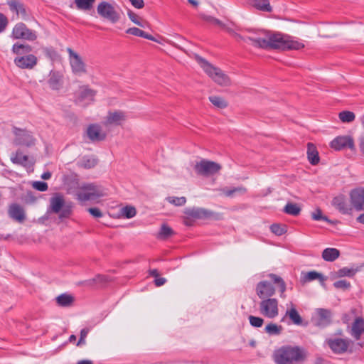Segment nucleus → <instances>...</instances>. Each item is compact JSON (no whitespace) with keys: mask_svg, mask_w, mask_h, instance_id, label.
<instances>
[{"mask_svg":"<svg viewBox=\"0 0 364 364\" xmlns=\"http://www.w3.org/2000/svg\"><path fill=\"white\" fill-rule=\"evenodd\" d=\"M127 15L129 18V19L135 24L140 27H144V24L139 20V17L136 14H135L134 11H132L130 9H128L127 11Z\"/></svg>","mask_w":364,"mask_h":364,"instance_id":"nucleus-52","label":"nucleus"},{"mask_svg":"<svg viewBox=\"0 0 364 364\" xmlns=\"http://www.w3.org/2000/svg\"><path fill=\"white\" fill-rule=\"evenodd\" d=\"M359 146L360 151L364 154V136L360 138Z\"/></svg>","mask_w":364,"mask_h":364,"instance_id":"nucleus-64","label":"nucleus"},{"mask_svg":"<svg viewBox=\"0 0 364 364\" xmlns=\"http://www.w3.org/2000/svg\"><path fill=\"white\" fill-rule=\"evenodd\" d=\"M364 333V318L363 317H356L352 323L350 334L355 339L359 340Z\"/></svg>","mask_w":364,"mask_h":364,"instance_id":"nucleus-20","label":"nucleus"},{"mask_svg":"<svg viewBox=\"0 0 364 364\" xmlns=\"http://www.w3.org/2000/svg\"><path fill=\"white\" fill-rule=\"evenodd\" d=\"M222 166L219 164L206 159H202L197 162L194 166V170L197 174L203 176L214 175L219 172Z\"/></svg>","mask_w":364,"mask_h":364,"instance_id":"nucleus-8","label":"nucleus"},{"mask_svg":"<svg viewBox=\"0 0 364 364\" xmlns=\"http://www.w3.org/2000/svg\"><path fill=\"white\" fill-rule=\"evenodd\" d=\"M33 188L38 191L44 192L46 191L48 188V183L44 181H34L32 184Z\"/></svg>","mask_w":364,"mask_h":364,"instance_id":"nucleus-53","label":"nucleus"},{"mask_svg":"<svg viewBox=\"0 0 364 364\" xmlns=\"http://www.w3.org/2000/svg\"><path fill=\"white\" fill-rule=\"evenodd\" d=\"M14 64L21 69H33L38 63V58L33 54L16 56L14 60Z\"/></svg>","mask_w":364,"mask_h":364,"instance_id":"nucleus-13","label":"nucleus"},{"mask_svg":"<svg viewBox=\"0 0 364 364\" xmlns=\"http://www.w3.org/2000/svg\"><path fill=\"white\" fill-rule=\"evenodd\" d=\"M209 100L215 107L219 109H224L228 105V102L224 98L219 96H210Z\"/></svg>","mask_w":364,"mask_h":364,"instance_id":"nucleus-40","label":"nucleus"},{"mask_svg":"<svg viewBox=\"0 0 364 364\" xmlns=\"http://www.w3.org/2000/svg\"><path fill=\"white\" fill-rule=\"evenodd\" d=\"M269 277L272 279V281L274 284H278L279 290L281 293L280 296L282 298H284L285 297L284 292L286 291V284H285V282L284 281V279L281 277H279L275 274H269Z\"/></svg>","mask_w":364,"mask_h":364,"instance_id":"nucleus-36","label":"nucleus"},{"mask_svg":"<svg viewBox=\"0 0 364 364\" xmlns=\"http://www.w3.org/2000/svg\"><path fill=\"white\" fill-rule=\"evenodd\" d=\"M316 279H318L321 284H324V282L327 279L322 274L316 271H311L306 274L302 273L301 281L303 283L309 282Z\"/></svg>","mask_w":364,"mask_h":364,"instance_id":"nucleus-26","label":"nucleus"},{"mask_svg":"<svg viewBox=\"0 0 364 364\" xmlns=\"http://www.w3.org/2000/svg\"><path fill=\"white\" fill-rule=\"evenodd\" d=\"M11 37L13 39H22L28 41H34L38 38L37 32L30 29L23 22L17 23L13 28Z\"/></svg>","mask_w":364,"mask_h":364,"instance_id":"nucleus-6","label":"nucleus"},{"mask_svg":"<svg viewBox=\"0 0 364 364\" xmlns=\"http://www.w3.org/2000/svg\"><path fill=\"white\" fill-rule=\"evenodd\" d=\"M350 283L345 279L336 281L333 283V287L338 289L347 290L350 287Z\"/></svg>","mask_w":364,"mask_h":364,"instance_id":"nucleus-50","label":"nucleus"},{"mask_svg":"<svg viewBox=\"0 0 364 364\" xmlns=\"http://www.w3.org/2000/svg\"><path fill=\"white\" fill-rule=\"evenodd\" d=\"M96 0H74L76 8L80 11H89L94 7Z\"/></svg>","mask_w":364,"mask_h":364,"instance_id":"nucleus-33","label":"nucleus"},{"mask_svg":"<svg viewBox=\"0 0 364 364\" xmlns=\"http://www.w3.org/2000/svg\"><path fill=\"white\" fill-rule=\"evenodd\" d=\"M121 213L124 218L130 219L136 215V210L134 207L127 205L122 208Z\"/></svg>","mask_w":364,"mask_h":364,"instance_id":"nucleus-47","label":"nucleus"},{"mask_svg":"<svg viewBox=\"0 0 364 364\" xmlns=\"http://www.w3.org/2000/svg\"><path fill=\"white\" fill-rule=\"evenodd\" d=\"M82 284L85 285V286H87V287H95L97 285V283L95 282V278H92V279H87V280H85L82 282Z\"/></svg>","mask_w":364,"mask_h":364,"instance_id":"nucleus-61","label":"nucleus"},{"mask_svg":"<svg viewBox=\"0 0 364 364\" xmlns=\"http://www.w3.org/2000/svg\"><path fill=\"white\" fill-rule=\"evenodd\" d=\"M331 323V312L325 309H317V318L316 325L321 328H324Z\"/></svg>","mask_w":364,"mask_h":364,"instance_id":"nucleus-19","label":"nucleus"},{"mask_svg":"<svg viewBox=\"0 0 364 364\" xmlns=\"http://www.w3.org/2000/svg\"><path fill=\"white\" fill-rule=\"evenodd\" d=\"M195 59L204 72L218 85L220 86H229L230 85V77L220 68L210 64L198 55H195Z\"/></svg>","mask_w":364,"mask_h":364,"instance_id":"nucleus-3","label":"nucleus"},{"mask_svg":"<svg viewBox=\"0 0 364 364\" xmlns=\"http://www.w3.org/2000/svg\"><path fill=\"white\" fill-rule=\"evenodd\" d=\"M87 211L92 215L94 218H101L102 216V213L98 208H90L87 209Z\"/></svg>","mask_w":364,"mask_h":364,"instance_id":"nucleus-56","label":"nucleus"},{"mask_svg":"<svg viewBox=\"0 0 364 364\" xmlns=\"http://www.w3.org/2000/svg\"><path fill=\"white\" fill-rule=\"evenodd\" d=\"M248 4L258 10L267 12L272 11V6L269 0H249Z\"/></svg>","mask_w":364,"mask_h":364,"instance_id":"nucleus-28","label":"nucleus"},{"mask_svg":"<svg viewBox=\"0 0 364 364\" xmlns=\"http://www.w3.org/2000/svg\"><path fill=\"white\" fill-rule=\"evenodd\" d=\"M352 341L348 338H330L326 340V343L333 353L341 355L348 351Z\"/></svg>","mask_w":364,"mask_h":364,"instance_id":"nucleus-10","label":"nucleus"},{"mask_svg":"<svg viewBox=\"0 0 364 364\" xmlns=\"http://www.w3.org/2000/svg\"><path fill=\"white\" fill-rule=\"evenodd\" d=\"M277 364H297L304 362L308 356L307 351L297 346H283L274 352Z\"/></svg>","mask_w":364,"mask_h":364,"instance_id":"nucleus-2","label":"nucleus"},{"mask_svg":"<svg viewBox=\"0 0 364 364\" xmlns=\"http://www.w3.org/2000/svg\"><path fill=\"white\" fill-rule=\"evenodd\" d=\"M259 311L267 318H275L279 314L277 299L274 298L262 299L259 303Z\"/></svg>","mask_w":364,"mask_h":364,"instance_id":"nucleus-9","label":"nucleus"},{"mask_svg":"<svg viewBox=\"0 0 364 364\" xmlns=\"http://www.w3.org/2000/svg\"><path fill=\"white\" fill-rule=\"evenodd\" d=\"M7 4L11 11L15 12L18 16L21 15L23 20L28 18L25 5L18 0H7Z\"/></svg>","mask_w":364,"mask_h":364,"instance_id":"nucleus-18","label":"nucleus"},{"mask_svg":"<svg viewBox=\"0 0 364 364\" xmlns=\"http://www.w3.org/2000/svg\"><path fill=\"white\" fill-rule=\"evenodd\" d=\"M173 234V230L167 225L163 224L161 227L159 237L161 239H167Z\"/></svg>","mask_w":364,"mask_h":364,"instance_id":"nucleus-45","label":"nucleus"},{"mask_svg":"<svg viewBox=\"0 0 364 364\" xmlns=\"http://www.w3.org/2000/svg\"><path fill=\"white\" fill-rule=\"evenodd\" d=\"M250 33H255L257 36L248 37L254 47L264 50H299L304 48V44L295 40L294 37L279 32L261 31L258 33L247 29Z\"/></svg>","mask_w":364,"mask_h":364,"instance_id":"nucleus-1","label":"nucleus"},{"mask_svg":"<svg viewBox=\"0 0 364 364\" xmlns=\"http://www.w3.org/2000/svg\"><path fill=\"white\" fill-rule=\"evenodd\" d=\"M340 256V251L336 248H326L322 252V258L327 262H333Z\"/></svg>","mask_w":364,"mask_h":364,"instance_id":"nucleus-29","label":"nucleus"},{"mask_svg":"<svg viewBox=\"0 0 364 364\" xmlns=\"http://www.w3.org/2000/svg\"><path fill=\"white\" fill-rule=\"evenodd\" d=\"M246 188H244V187H236V188H223L221 189V191L223 192V193L227 196V197H232L233 196V195L236 193H245L246 192Z\"/></svg>","mask_w":364,"mask_h":364,"instance_id":"nucleus-43","label":"nucleus"},{"mask_svg":"<svg viewBox=\"0 0 364 364\" xmlns=\"http://www.w3.org/2000/svg\"><path fill=\"white\" fill-rule=\"evenodd\" d=\"M255 291L257 295L261 299H270L275 294L274 287L267 280L258 282Z\"/></svg>","mask_w":364,"mask_h":364,"instance_id":"nucleus-12","label":"nucleus"},{"mask_svg":"<svg viewBox=\"0 0 364 364\" xmlns=\"http://www.w3.org/2000/svg\"><path fill=\"white\" fill-rule=\"evenodd\" d=\"M97 164V159L93 156H83L78 162V166L89 169L95 167Z\"/></svg>","mask_w":364,"mask_h":364,"instance_id":"nucleus-32","label":"nucleus"},{"mask_svg":"<svg viewBox=\"0 0 364 364\" xmlns=\"http://www.w3.org/2000/svg\"><path fill=\"white\" fill-rule=\"evenodd\" d=\"M126 33L127 34L141 37V38H144L152 41H156V40L155 39V38L153 36L144 32V31H142L136 27H132V28H129L127 29Z\"/></svg>","mask_w":364,"mask_h":364,"instance_id":"nucleus-34","label":"nucleus"},{"mask_svg":"<svg viewBox=\"0 0 364 364\" xmlns=\"http://www.w3.org/2000/svg\"><path fill=\"white\" fill-rule=\"evenodd\" d=\"M105 195L104 188L95 183H85L79 187L75 196L78 200L85 202L95 200Z\"/></svg>","mask_w":364,"mask_h":364,"instance_id":"nucleus-4","label":"nucleus"},{"mask_svg":"<svg viewBox=\"0 0 364 364\" xmlns=\"http://www.w3.org/2000/svg\"><path fill=\"white\" fill-rule=\"evenodd\" d=\"M125 119L126 116L122 111L109 112L106 119V124L119 125L121 122Z\"/></svg>","mask_w":364,"mask_h":364,"instance_id":"nucleus-24","label":"nucleus"},{"mask_svg":"<svg viewBox=\"0 0 364 364\" xmlns=\"http://www.w3.org/2000/svg\"><path fill=\"white\" fill-rule=\"evenodd\" d=\"M168 200L169 203L174 204L176 206H182L186 203L185 197H168Z\"/></svg>","mask_w":364,"mask_h":364,"instance_id":"nucleus-51","label":"nucleus"},{"mask_svg":"<svg viewBox=\"0 0 364 364\" xmlns=\"http://www.w3.org/2000/svg\"><path fill=\"white\" fill-rule=\"evenodd\" d=\"M339 119L342 122L350 123L354 121L355 115L350 111H342L338 114Z\"/></svg>","mask_w":364,"mask_h":364,"instance_id":"nucleus-42","label":"nucleus"},{"mask_svg":"<svg viewBox=\"0 0 364 364\" xmlns=\"http://www.w3.org/2000/svg\"><path fill=\"white\" fill-rule=\"evenodd\" d=\"M74 297L70 294H62L56 297V302L59 306L68 307L72 306Z\"/></svg>","mask_w":364,"mask_h":364,"instance_id":"nucleus-35","label":"nucleus"},{"mask_svg":"<svg viewBox=\"0 0 364 364\" xmlns=\"http://www.w3.org/2000/svg\"><path fill=\"white\" fill-rule=\"evenodd\" d=\"M48 83L51 89L58 90L61 85L60 74L56 71L50 72Z\"/></svg>","mask_w":364,"mask_h":364,"instance_id":"nucleus-31","label":"nucleus"},{"mask_svg":"<svg viewBox=\"0 0 364 364\" xmlns=\"http://www.w3.org/2000/svg\"><path fill=\"white\" fill-rule=\"evenodd\" d=\"M357 269L353 268H348V267H343L340 269H338L336 272H335V277H353L355 273L357 272Z\"/></svg>","mask_w":364,"mask_h":364,"instance_id":"nucleus-41","label":"nucleus"},{"mask_svg":"<svg viewBox=\"0 0 364 364\" xmlns=\"http://www.w3.org/2000/svg\"><path fill=\"white\" fill-rule=\"evenodd\" d=\"M43 51L46 55L50 58H53L56 55L55 50L53 48H45Z\"/></svg>","mask_w":364,"mask_h":364,"instance_id":"nucleus-59","label":"nucleus"},{"mask_svg":"<svg viewBox=\"0 0 364 364\" xmlns=\"http://www.w3.org/2000/svg\"><path fill=\"white\" fill-rule=\"evenodd\" d=\"M291 305L292 307L286 311L285 316H288L294 324L298 326L301 325L303 321L301 316L292 303H291Z\"/></svg>","mask_w":364,"mask_h":364,"instance_id":"nucleus-30","label":"nucleus"},{"mask_svg":"<svg viewBox=\"0 0 364 364\" xmlns=\"http://www.w3.org/2000/svg\"><path fill=\"white\" fill-rule=\"evenodd\" d=\"M301 210V209L298 204L290 202L286 204L283 210L285 213L292 216H298Z\"/></svg>","mask_w":364,"mask_h":364,"instance_id":"nucleus-37","label":"nucleus"},{"mask_svg":"<svg viewBox=\"0 0 364 364\" xmlns=\"http://www.w3.org/2000/svg\"><path fill=\"white\" fill-rule=\"evenodd\" d=\"M311 218L314 220L316 221L323 220L330 224L333 223L327 216L323 215L322 210L320 208H317L314 212L311 213Z\"/></svg>","mask_w":364,"mask_h":364,"instance_id":"nucleus-44","label":"nucleus"},{"mask_svg":"<svg viewBox=\"0 0 364 364\" xmlns=\"http://www.w3.org/2000/svg\"><path fill=\"white\" fill-rule=\"evenodd\" d=\"M184 218L183 223L187 226L193 225L192 219H206L213 217L214 213L213 211L206 210L203 208H187L184 210Z\"/></svg>","mask_w":364,"mask_h":364,"instance_id":"nucleus-7","label":"nucleus"},{"mask_svg":"<svg viewBox=\"0 0 364 364\" xmlns=\"http://www.w3.org/2000/svg\"><path fill=\"white\" fill-rule=\"evenodd\" d=\"M8 23V19L5 15L0 13V33L3 32L6 29Z\"/></svg>","mask_w":364,"mask_h":364,"instance_id":"nucleus-55","label":"nucleus"},{"mask_svg":"<svg viewBox=\"0 0 364 364\" xmlns=\"http://www.w3.org/2000/svg\"><path fill=\"white\" fill-rule=\"evenodd\" d=\"M332 205L343 214H348L351 208L346 203L345 196L339 195L333 198Z\"/></svg>","mask_w":364,"mask_h":364,"instance_id":"nucleus-23","label":"nucleus"},{"mask_svg":"<svg viewBox=\"0 0 364 364\" xmlns=\"http://www.w3.org/2000/svg\"><path fill=\"white\" fill-rule=\"evenodd\" d=\"M248 37H249V36H247V37H244V36H241L240 34H239V33H234V37H233V38H235V40H236L237 41H238V42H240V41H244V42H246L247 41H250V40L248 39Z\"/></svg>","mask_w":364,"mask_h":364,"instance_id":"nucleus-62","label":"nucleus"},{"mask_svg":"<svg viewBox=\"0 0 364 364\" xmlns=\"http://www.w3.org/2000/svg\"><path fill=\"white\" fill-rule=\"evenodd\" d=\"M32 47L27 43H22L20 42L15 43L11 48V52L17 56H23L31 54Z\"/></svg>","mask_w":364,"mask_h":364,"instance_id":"nucleus-25","label":"nucleus"},{"mask_svg":"<svg viewBox=\"0 0 364 364\" xmlns=\"http://www.w3.org/2000/svg\"><path fill=\"white\" fill-rule=\"evenodd\" d=\"M14 134L16 136L17 144L26 146H31L35 144V139L30 132L14 127Z\"/></svg>","mask_w":364,"mask_h":364,"instance_id":"nucleus-14","label":"nucleus"},{"mask_svg":"<svg viewBox=\"0 0 364 364\" xmlns=\"http://www.w3.org/2000/svg\"><path fill=\"white\" fill-rule=\"evenodd\" d=\"M65 206V200L60 194H56L50 199V206L48 208V213H58Z\"/></svg>","mask_w":364,"mask_h":364,"instance_id":"nucleus-22","label":"nucleus"},{"mask_svg":"<svg viewBox=\"0 0 364 364\" xmlns=\"http://www.w3.org/2000/svg\"><path fill=\"white\" fill-rule=\"evenodd\" d=\"M331 146L337 151L347 147L351 150L355 149L354 141L350 136H337L331 142Z\"/></svg>","mask_w":364,"mask_h":364,"instance_id":"nucleus-16","label":"nucleus"},{"mask_svg":"<svg viewBox=\"0 0 364 364\" xmlns=\"http://www.w3.org/2000/svg\"><path fill=\"white\" fill-rule=\"evenodd\" d=\"M307 157L309 163L313 165H317L319 163L320 158L317 149L312 143L307 144Z\"/></svg>","mask_w":364,"mask_h":364,"instance_id":"nucleus-27","label":"nucleus"},{"mask_svg":"<svg viewBox=\"0 0 364 364\" xmlns=\"http://www.w3.org/2000/svg\"><path fill=\"white\" fill-rule=\"evenodd\" d=\"M67 51L73 72L76 75L86 73L85 65L81 57L70 48H68Z\"/></svg>","mask_w":364,"mask_h":364,"instance_id":"nucleus-11","label":"nucleus"},{"mask_svg":"<svg viewBox=\"0 0 364 364\" xmlns=\"http://www.w3.org/2000/svg\"><path fill=\"white\" fill-rule=\"evenodd\" d=\"M96 92L92 89L85 87L80 92V97L82 100H92Z\"/></svg>","mask_w":364,"mask_h":364,"instance_id":"nucleus-46","label":"nucleus"},{"mask_svg":"<svg viewBox=\"0 0 364 364\" xmlns=\"http://www.w3.org/2000/svg\"><path fill=\"white\" fill-rule=\"evenodd\" d=\"M59 218L63 220L64 218H68L72 213L71 207L69 205H65L60 211Z\"/></svg>","mask_w":364,"mask_h":364,"instance_id":"nucleus-54","label":"nucleus"},{"mask_svg":"<svg viewBox=\"0 0 364 364\" xmlns=\"http://www.w3.org/2000/svg\"><path fill=\"white\" fill-rule=\"evenodd\" d=\"M270 230L276 235L281 236L287 232V227L284 225L274 223L270 226Z\"/></svg>","mask_w":364,"mask_h":364,"instance_id":"nucleus-48","label":"nucleus"},{"mask_svg":"<svg viewBox=\"0 0 364 364\" xmlns=\"http://www.w3.org/2000/svg\"><path fill=\"white\" fill-rule=\"evenodd\" d=\"M129 1L134 8L138 9H142L144 6V0H129Z\"/></svg>","mask_w":364,"mask_h":364,"instance_id":"nucleus-57","label":"nucleus"},{"mask_svg":"<svg viewBox=\"0 0 364 364\" xmlns=\"http://www.w3.org/2000/svg\"><path fill=\"white\" fill-rule=\"evenodd\" d=\"M250 323L252 326L255 328L262 327L264 323V319L261 317L249 316Z\"/></svg>","mask_w":364,"mask_h":364,"instance_id":"nucleus-49","label":"nucleus"},{"mask_svg":"<svg viewBox=\"0 0 364 364\" xmlns=\"http://www.w3.org/2000/svg\"><path fill=\"white\" fill-rule=\"evenodd\" d=\"M87 135L93 142L104 141L107 136L106 133L102 132L101 127L97 124H91L88 126Z\"/></svg>","mask_w":364,"mask_h":364,"instance_id":"nucleus-17","label":"nucleus"},{"mask_svg":"<svg viewBox=\"0 0 364 364\" xmlns=\"http://www.w3.org/2000/svg\"><path fill=\"white\" fill-rule=\"evenodd\" d=\"M166 282V279L164 277H158L154 279V284L156 287H161Z\"/></svg>","mask_w":364,"mask_h":364,"instance_id":"nucleus-60","label":"nucleus"},{"mask_svg":"<svg viewBox=\"0 0 364 364\" xmlns=\"http://www.w3.org/2000/svg\"><path fill=\"white\" fill-rule=\"evenodd\" d=\"M350 202L357 211L364 210V188H357L350 192Z\"/></svg>","mask_w":364,"mask_h":364,"instance_id":"nucleus-15","label":"nucleus"},{"mask_svg":"<svg viewBox=\"0 0 364 364\" xmlns=\"http://www.w3.org/2000/svg\"><path fill=\"white\" fill-rule=\"evenodd\" d=\"M95 279V282L97 284H103L107 282V277L102 274H97L95 277H94Z\"/></svg>","mask_w":364,"mask_h":364,"instance_id":"nucleus-58","label":"nucleus"},{"mask_svg":"<svg viewBox=\"0 0 364 364\" xmlns=\"http://www.w3.org/2000/svg\"><path fill=\"white\" fill-rule=\"evenodd\" d=\"M282 330L283 327L282 326L273 323H269L264 328L265 333L269 336H278L281 334Z\"/></svg>","mask_w":364,"mask_h":364,"instance_id":"nucleus-39","label":"nucleus"},{"mask_svg":"<svg viewBox=\"0 0 364 364\" xmlns=\"http://www.w3.org/2000/svg\"><path fill=\"white\" fill-rule=\"evenodd\" d=\"M11 161L14 164H18L23 166H27V162L28 161V156L23 154L21 151H17L14 156L11 158Z\"/></svg>","mask_w":364,"mask_h":364,"instance_id":"nucleus-38","label":"nucleus"},{"mask_svg":"<svg viewBox=\"0 0 364 364\" xmlns=\"http://www.w3.org/2000/svg\"><path fill=\"white\" fill-rule=\"evenodd\" d=\"M89 331H90V328H82L80 331V337L86 338Z\"/></svg>","mask_w":364,"mask_h":364,"instance_id":"nucleus-63","label":"nucleus"},{"mask_svg":"<svg viewBox=\"0 0 364 364\" xmlns=\"http://www.w3.org/2000/svg\"><path fill=\"white\" fill-rule=\"evenodd\" d=\"M9 215L12 219L18 221V223H23L26 219L23 208L17 203H12L9 206Z\"/></svg>","mask_w":364,"mask_h":364,"instance_id":"nucleus-21","label":"nucleus"},{"mask_svg":"<svg viewBox=\"0 0 364 364\" xmlns=\"http://www.w3.org/2000/svg\"><path fill=\"white\" fill-rule=\"evenodd\" d=\"M97 13L100 17L112 23H117L121 18L120 14L116 10L114 6L106 1H102L98 4Z\"/></svg>","mask_w":364,"mask_h":364,"instance_id":"nucleus-5","label":"nucleus"}]
</instances>
